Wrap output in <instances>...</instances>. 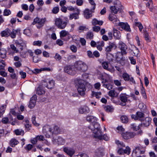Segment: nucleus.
<instances>
[{"instance_id": "4c0bfd02", "label": "nucleus", "mask_w": 157, "mask_h": 157, "mask_svg": "<svg viewBox=\"0 0 157 157\" xmlns=\"http://www.w3.org/2000/svg\"><path fill=\"white\" fill-rule=\"evenodd\" d=\"M121 122L123 123H127L128 122V119L125 116H122L121 117Z\"/></svg>"}, {"instance_id": "cd10ccee", "label": "nucleus", "mask_w": 157, "mask_h": 157, "mask_svg": "<svg viewBox=\"0 0 157 157\" xmlns=\"http://www.w3.org/2000/svg\"><path fill=\"white\" fill-rule=\"evenodd\" d=\"M19 143L18 141L15 138H13L11 140L10 142V145L12 147H14L16 145Z\"/></svg>"}, {"instance_id": "864d4df0", "label": "nucleus", "mask_w": 157, "mask_h": 157, "mask_svg": "<svg viewBox=\"0 0 157 157\" xmlns=\"http://www.w3.org/2000/svg\"><path fill=\"white\" fill-rule=\"evenodd\" d=\"M74 157H89L86 154L84 153H79L78 155H75Z\"/></svg>"}, {"instance_id": "9d476101", "label": "nucleus", "mask_w": 157, "mask_h": 157, "mask_svg": "<svg viewBox=\"0 0 157 157\" xmlns=\"http://www.w3.org/2000/svg\"><path fill=\"white\" fill-rule=\"evenodd\" d=\"M63 150L70 157H72L75 153V151L74 149L67 147H63Z\"/></svg>"}, {"instance_id": "2eb2a0df", "label": "nucleus", "mask_w": 157, "mask_h": 157, "mask_svg": "<svg viewBox=\"0 0 157 157\" xmlns=\"http://www.w3.org/2000/svg\"><path fill=\"white\" fill-rule=\"evenodd\" d=\"M79 113L80 114H87L88 113L90 110L89 108L86 106H83L80 107L78 109Z\"/></svg>"}, {"instance_id": "c03bdc74", "label": "nucleus", "mask_w": 157, "mask_h": 157, "mask_svg": "<svg viewBox=\"0 0 157 157\" xmlns=\"http://www.w3.org/2000/svg\"><path fill=\"white\" fill-rule=\"evenodd\" d=\"M6 50H1L0 52V56L2 58H4L6 57Z\"/></svg>"}, {"instance_id": "4be33fe9", "label": "nucleus", "mask_w": 157, "mask_h": 157, "mask_svg": "<svg viewBox=\"0 0 157 157\" xmlns=\"http://www.w3.org/2000/svg\"><path fill=\"white\" fill-rule=\"evenodd\" d=\"M113 35L115 39L119 40L121 37V34L120 32L116 29L113 28Z\"/></svg>"}, {"instance_id": "49530a36", "label": "nucleus", "mask_w": 157, "mask_h": 157, "mask_svg": "<svg viewBox=\"0 0 157 157\" xmlns=\"http://www.w3.org/2000/svg\"><path fill=\"white\" fill-rule=\"evenodd\" d=\"M140 149V147H135V148L133 150L132 152L133 153H135V154H139Z\"/></svg>"}, {"instance_id": "ddd939ff", "label": "nucleus", "mask_w": 157, "mask_h": 157, "mask_svg": "<svg viewBox=\"0 0 157 157\" xmlns=\"http://www.w3.org/2000/svg\"><path fill=\"white\" fill-rule=\"evenodd\" d=\"M136 134L134 132H126L123 133L122 136L123 138L125 140H128L134 137Z\"/></svg>"}, {"instance_id": "ea45409f", "label": "nucleus", "mask_w": 157, "mask_h": 157, "mask_svg": "<svg viewBox=\"0 0 157 157\" xmlns=\"http://www.w3.org/2000/svg\"><path fill=\"white\" fill-rule=\"evenodd\" d=\"M116 144L119 147H125V145L123 142H121L119 140H116L115 141Z\"/></svg>"}, {"instance_id": "f3484780", "label": "nucleus", "mask_w": 157, "mask_h": 157, "mask_svg": "<svg viewBox=\"0 0 157 157\" xmlns=\"http://www.w3.org/2000/svg\"><path fill=\"white\" fill-rule=\"evenodd\" d=\"M73 66H69L65 67L64 68V71L66 73L71 75H74L75 74V71L73 70Z\"/></svg>"}, {"instance_id": "5fc2aeb1", "label": "nucleus", "mask_w": 157, "mask_h": 157, "mask_svg": "<svg viewBox=\"0 0 157 157\" xmlns=\"http://www.w3.org/2000/svg\"><path fill=\"white\" fill-rule=\"evenodd\" d=\"M103 86L109 90H110L112 89L113 87V86L110 84H104Z\"/></svg>"}, {"instance_id": "a19ab883", "label": "nucleus", "mask_w": 157, "mask_h": 157, "mask_svg": "<svg viewBox=\"0 0 157 157\" xmlns=\"http://www.w3.org/2000/svg\"><path fill=\"white\" fill-rule=\"evenodd\" d=\"M68 34V32L65 30H62L60 33V37H65Z\"/></svg>"}, {"instance_id": "dca6fc26", "label": "nucleus", "mask_w": 157, "mask_h": 157, "mask_svg": "<svg viewBox=\"0 0 157 157\" xmlns=\"http://www.w3.org/2000/svg\"><path fill=\"white\" fill-rule=\"evenodd\" d=\"M128 98L126 94H121L120 95V100L122 102L120 103V105H121L124 106L126 105V103L127 101Z\"/></svg>"}, {"instance_id": "9b49d317", "label": "nucleus", "mask_w": 157, "mask_h": 157, "mask_svg": "<svg viewBox=\"0 0 157 157\" xmlns=\"http://www.w3.org/2000/svg\"><path fill=\"white\" fill-rule=\"evenodd\" d=\"M116 24L117 25V26H120L122 29H123L125 31L129 32L131 31L130 27L127 23L122 22H121L120 21H118L117 23Z\"/></svg>"}, {"instance_id": "6ab92c4d", "label": "nucleus", "mask_w": 157, "mask_h": 157, "mask_svg": "<svg viewBox=\"0 0 157 157\" xmlns=\"http://www.w3.org/2000/svg\"><path fill=\"white\" fill-rule=\"evenodd\" d=\"M116 47V46L115 43L109 42V45L105 48V51L107 52H110L113 48H115Z\"/></svg>"}, {"instance_id": "412c9836", "label": "nucleus", "mask_w": 157, "mask_h": 157, "mask_svg": "<svg viewBox=\"0 0 157 157\" xmlns=\"http://www.w3.org/2000/svg\"><path fill=\"white\" fill-rule=\"evenodd\" d=\"M45 93L44 90L42 88L41 86H39L36 89V94L40 95Z\"/></svg>"}, {"instance_id": "c85d7f7f", "label": "nucleus", "mask_w": 157, "mask_h": 157, "mask_svg": "<svg viewBox=\"0 0 157 157\" xmlns=\"http://www.w3.org/2000/svg\"><path fill=\"white\" fill-rule=\"evenodd\" d=\"M146 6L148 7L151 11H152L153 9V2L152 0H149L146 3Z\"/></svg>"}, {"instance_id": "4d7b16f0", "label": "nucleus", "mask_w": 157, "mask_h": 157, "mask_svg": "<svg viewBox=\"0 0 157 157\" xmlns=\"http://www.w3.org/2000/svg\"><path fill=\"white\" fill-rule=\"evenodd\" d=\"M42 44V42L40 40L34 41L33 43V45L35 46H40Z\"/></svg>"}, {"instance_id": "774afa93", "label": "nucleus", "mask_w": 157, "mask_h": 157, "mask_svg": "<svg viewBox=\"0 0 157 157\" xmlns=\"http://www.w3.org/2000/svg\"><path fill=\"white\" fill-rule=\"evenodd\" d=\"M105 110L107 112L112 111L113 110V109L112 108L109 106H105Z\"/></svg>"}, {"instance_id": "6e6552de", "label": "nucleus", "mask_w": 157, "mask_h": 157, "mask_svg": "<svg viewBox=\"0 0 157 157\" xmlns=\"http://www.w3.org/2000/svg\"><path fill=\"white\" fill-rule=\"evenodd\" d=\"M56 26L59 29H64L67 25L66 21H63L59 18H56L55 20Z\"/></svg>"}, {"instance_id": "39448f33", "label": "nucleus", "mask_w": 157, "mask_h": 157, "mask_svg": "<svg viewBox=\"0 0 157 157\" xmlns=\"http://www.w3.org/2000/svg\"><path fill=\"white\" fill-rule=\"evenodd\" d=\"M113 3L114 6H111L110 9L112 13L116 14L117 13L118 11L122 9V7L120 2L118 0H114Z\"/></svg>"}, {"instance_id": "c9c22d12", "label": "nucleus", "mask_w": 157, "mask_h": 157, "mask_svg": "<svg viewBox=\"0 0 157 157\" xmlns=\"http://www.w3.org/2000/svg\"><path fill=\"white\" fill-rule=\"evenodd\" d=\"M101 93L100 92H92L93 96L97 98L98 99L101 97Z\"/></svg>"}, {"instance_id": "aec40b11", "label": "nucleus", "mask_w": 157, "mask_h": 157, "mask_svg": "<svg viewBox=\"0 0 157 157\" xmlns=\"http://www.w3.org/2000/svg\"><path fill=\"white\" fill-rule=\"evenodd\" d=\"M1 35L2 37H6L9 36L10 35V30L8 28L6 29L1 32Z\"/></svg>"}, {"instance_id": "5701e85b", "label": "nucleus", "mask_w": 157, "mask_h": 157, "mask_svg": "<svg viewBox=\"0 0 157 157\" xmlns=\"http://www.w3.org/2000/svg\"><path fill=\"white\" fill-rule=\"evenodd\" d=\"M151 121V119L149 117H146L145 120L143 121L142 125H143L145 127L148 126Z\"/></svg>"}, {"instance_id": "c756f323", "label": "nucleus", "mask_w": 157, "mask_h": 157, "mask_svg": "<svg viewBox=\"0 0 157 157\" xmlns=\"http://www.w3.org/2000/svg\"><path fill=\"white\" fill-rule=\"evenodd\" d=\"M86 120L89 122H92V123L94 122L95 121H97V119L96 117L92 116H89L86 117Z\"/></svg>"}, {"instance_id": "09e8293b", "label": "nucleus", "mask_w": 157, "mask_h": 157, "mask_svg": "<svg viewBox=\"0 0 157 157\" xmlns=\"http://www.w3.org/2000/svg\"><path fill=\"white\" fill-rule=\"evenodd\" d=\"M24 33L27 36H30L31 34V31L29 29H25L24 30Z\"/></svg>"}, {"instance_id": "7ed1b4c3", "label": "nucleus", "mask_w": 157, "mask_h": 157, "mask_svg": "<svg viewBox=\"0 0 157 157\" xmlns=\"http://www.w3.org/2000/svg\"><path fill=\"white\" fill-rule=\"evenodd\" d=\"M89 128L94 133V137L101 138V132L100 124L98 122H92L89 127Z\"/></svg>"}, {"instance_id": "338daca9", "label": "nucleus", "mask_w": 157, "mask_h": 157, "mask_svg": "<svg viewBox=\"0 0 157 157\" xmlns=\"http://www.w3.org/2000/svg\"><path fill=\"white\" fill-rule=\"evenodd\" d=\"M87 55L90 58H93L94 57L93 56V53H92V52L90 51H88L87 52Z\"/></svg>"}, {"instance_id": "72a5a7b5", "label": "nucleus", "mask_w": 157, "mask_h": 157, "mask_svg": "<svg viewBox=\"0 0 157 157\" xmlns=\"http://www.w3.org/2000/svg\"><path fill=\"white\" fill-rule=\"evenodd\" d=\"M131 125L132 126V128H133V130L135 131H137V130H139L142 126V124H139L137 126H135V124H132Z\"/></svg>"}, {"instance_id": "0eeeda50", "label": "nucleus", "mask_w": 157, "mask_h": 157, "mask_svg": "<svg viewBox=\"0 0 157 157\" xmlns=\"http://www.w3.org/2000/svg\"><path fill=\"white\" fill-rule=\"evenodd\" d=\"M55 82L51 78H46L42 81V85L48 89H51L55 86Z\"/></svg>"}, {"instance_id": "a211bd4d", "label": "nucleus", "mask_w": 157, "mask_h": 157, "mask_svg": "<svg viewBox=\"0 0 157 157\" xmlns=\"http://www.w3.org/2000/svg\"><path fill=\"white\" fill-rule=\"evenodd\" d=\"M109 19L110 21H112L113 23L117 26V25L116 24L117 23V21H120L117 18L116 16L112 13L109 15Z\"/></svg>"}, {"instance_id": "680f3d73", "label": "nucleus", "mask_w": 157, "mask_h": 157, "mask_svg": "<svg viewBox=\"0 0 157 157\" xmlns=\"http://www.w3.org/2000/svg\"><path fill=\"white\" fill-rule=\"evenodd\" d=\"M115 94V91L114 90H110L108 93V95L109 96L111 97H114Z\"/></svg>"}, {"instance_id": "37998d69", "label": "nucleus", "mask_w": 157, "mask_h": 157, "mask_svg": "<svg viewBox=\"0 0 157 157\" xmlns=\"http://www.w3.org/2000/svg\"><path fill=\"white\" fill-rule=\"evenodd\" d=\"M31 120L33 124L36 126H39V124L37 123L36 121V117L35 116H33Z\"/></svg>"}, {"instance_id": "20e7f679", "label": "nucleus", "mask_w": 157, "mask_h": 157, "mask_svg": "<svg viewBox=\"0 0 157 157\" xmlns=\"http://www.w3.org/2000/svg\"><path fill=\"white\" fill-rule=\"evenodd\" d=\"M75 82L77 86L78 94L81 96L85 95L86 88L84 80L81 79H77L75 80Z\"/></svg>"}, {"instance_id": "7c9ffc66", "label": "nucleus", "mask_w": 157, "mask_h": 157, "mask_svg": "<svg viewBox=\"0 0 157 157\" xmlns=\"http://www.w3.org/2000/svg\"><path fill=\"white\" fill-rule=\"evenodd\" d=\"M92 23L93 25H102L103 23L102 21H98L96 19H94L92 21Z\"/></svg>"}, {"instance_id": "2f4dec72", "label": "nucleus", "mask_w": 157, "mask_h": 157, "mask_svg": "<svg viewBox=\"0 0 157 157\" xmlns=\"http://www.w3.org/2000/svg\"><path fill=\"white\" fill-rule=\"evenodd\" d=\"M101 138H97L99 140H101L102 139L104 140L105 141H107L109 140V138L107 136V135L106 134H104L103 135H102V132H101Z\"/></svg>"}, {"instance_id": "bb28decb", "label": "nucleus", "mask_w": 157, "mask_h": 157, "mask_svg": "<svg viewBox=\"0 0 157 157\" xmlns=\"http://www.w3.org/2000/svg\"><path fill=\"white\" fill-rule=\"evenodd\" d=\"M84 16L86 19H88L92 16L91 13L89 10L88 9H86L84 12Z\"/></svg>"}, {"instance_id": "f8f14e48", "label": "nucleus", "mask_w": 157, "mask_h": 157, "mask_svg": "<svg viewBox=\"0 0 157 157\" xmlns=\"http://www.w3.org/2000/svg\"><path fill=\"white\" fill-rule=\"evenodd\" d=\"M144 114L141 112H137L136 115H132L131 116L132 118L134 119L135 120H139L142 121L143 120L144 117Z\"/></svg>"}, {"instance_id": "603ef678", "label": "nucleus", "mask_w": 157, "mask_h": 157, "mask_svg": "<svg viewBox=\"0 0 157 157\" xmlns=\"http://www.w3.org/2000/svg\"><path fill=\"white\" fill-rule=\"evenodd\" d=\"M103 67L105 69L108 70L109 67L108 63L107 62H104L102 63Z\"/></svg>"}, {"instance_id": "de8ad7c7", "label": "nucleus", "mask_w": 157, "mask_h": 157, "mask_svg": "<svg viewBox=\"0 0 157 157\" xmlns=\"http://www.w3.org/2000/svg\"><path fill=\"white\" fill-rule=\"evenodd\" d=\"M11 49L13 51L14 53H17L18 52V50L13 44H11L10 45Z\"/></svg>"}, {"instance_id": "69168bd1", "label": "nucleus", "mask_w": 157, "mask_h": 157, "mask_svg": "<svg viewBox=\"0 0 157 157\" xmlns=\"http://www.w3.org/2000/svg\"><path fill=\"white\" fill-rule=\"evenodd\" d=\"M33 145L31 144H28L25 147V148L26 150H27L29 151L33 147Z\"/></svg>"}, {"instance_id": "393cba45", "label": "nucleus", "mask_w": 157, "mask_h": 157, "mask_svg": "<svg viewBox=\"0 0 157 157\" xmlns=\"http://www.w3.org/2000/svg\"><path fill=\"white\" fill-rule=\"evenodd\" d=\"M36 102V99H33V98H32L29 102V105H28V107L30 108H33L35 105Z\"/></svg>"}, {"instance_id": "1a4fd4ad", "label": "nucleus", "mask_w": 157, "mask_h": 157, "mask_svg": "<svg viewBox=\"0 0 157 157\" xmlns=\"http://www.w3.org/2000/svg\"><path fill=\"white\" fill-rule=\"evenodd\" d=\"M46 20V19L45 18L40 19L39 18L36 17L34 19L33 24L34 25L37 23L36 27L37 28L40 29L44 25Z\"/></svg>"}, {"instance_id": "0e129e2a", "label": "nucleus", "mask_w": 157, "mask_h": 157, "mask_svg": "<svg viewBox=\"0 0 157 157\" xmlns=\"http://www.w3.org/2000/svg\"><path fill=\"white\" fill-rule=\"evenodd\" d=\"M19 74L21 76V78H24L26 77V74L25 72H23L22 71H21L19 72Z\"/></svg>"}, {"instance_id": "13d9d810", "label": "nucleus", "mask_w": 157, "mask_h": 157, "mask_svg": "<svg viewBox=\"0 0 157 157\" xmlns=\"http://www.w3.org/2000/svg\"><path fill=\"white\" fill-rule=\"evenodd\" d=\"M22 60H19L18 61H17L14 63V64L15 66L17 67H19L21 66V62Z\"/></svg>"}, {"instance_id": "e2e57ef3", "label": "nucleus", "mask_w": 157, "mask_h": 157, "mask_svg": "<svg viewBox=\"0 0 157 157\" xmlns=\"http://www.w3.org/2000/svg\"><path fill=\"white\" fill-rule=\"evenodd\" d=\"M70 49L71 51L73 52H77V48L76 46L73 45L71 46Z\"/></svg>"}, {"instance_id": "6e6d98bb", "label": "nucleus", "mask_w": 157, "mask_h": 157, "mask_svg": "<svg viewBox=\"0 0 157 157\" xmlns=\"http://www.w3.org/2000/svg\"><path fill=\"white\" fill-rule=\"evenodd\" d=\"M36 137L37 141H44L45 140L44 136L42 135H38Z\"/></svg>"}, {"instance_id": "e433bc0d", "label": "nucleus", "mask_w": 157, "mask_h": 157, "mask_svg": "<svg viewBox=\"0 0 157 157\" xmlns=\"http://www.w3.org/2000/svg\"><path fill=\"white\" fill-rule=\"evenodd\" d=\"M122 77L125 81H128L130 79V76L128 74L126 73H124L122 74Z\"/></svg>"}, {"instance_id": "79ce46f5", "label": "nucleus", "mask_w": 157, "mask_h": 157, "mask_svg": "<svg viewBox=\"0 0 157 157\" xmlns=\"http://www.w3.org/2000/svg\"><path fill=\"white\" fill-rule=\"evenodd\" d=\"M93 36L94 35L93 33L90 32H89L86 34V38L87 39H93Z\"/></svg>"}, {"instance_id": "4468645a", "label": "nucleus", "mask_w": 157, "mask_h": 157, "mask_svg": "<svg viewBox=\"0 0 157 157\" xmlns=\"http://www.w3.org/2000/svg\"><path fill=\"white\" fill-rule=\"evenodd\" d=\"M104 149L99 148L96 149L94 152V157H102L104 155Z\"/></svg>"}, {"instance_id": "58836bf2", "label": "nucleus", "mask_w": 157, "mask_h": 157, "mask_svg": "<svg viewBox=\"0 0 157 157\" xmlns=\"http://www.w3.org/2000/svg\"><path fill=\"white\" fill-rule=\"evenodd\" d=\"M135 25L139 28L140 31L141 32L142 29H143V27L141 23L140 22H135Z\"/></svg>"}, {"instance_id": "a878e982", "label": "nucleus", "mask_w": 157, "mask_h": 157, "mask_svg": "<svg viewBox=\"0 0 157 157\" xmlns=\"http://www.w3.org/2000/svg\"><path fill=\"white\" fill-rule=\"evenodd\" d=\"M57 142L59 145H63L65 143V140L62 137L59 136L57 140Z\"/></svg>"}, {"instance_id": "052dcab7", "label": "nucleus", "mask_w": 157, "mask_h": 157, "mask_svg": "<svg viewBox=\"0 0 157 157\" xmlns=\"http://www.w3.org/2000/svg\"><path fill=\"white\" fill-rule=\"evenodd\" d=\"M54 57L56 60L59 61H60L62 59L61 56L58 53H56Z\"/></svg>"}, {"instance_id": "bf43d9fd", "label": "nucleus", "mask_w": 157, "mask_h": 157, "mask_svg": "<svg viewBox=\"0 0 157 157\" xmlns=\"http://www.w3.org/2000/svg\"><path fill=\"white\" fill-rule=\"evenodd\" d=\"M131 149L128 146H127L125 149L124 150V153L128 155L130 154L131 152Z\"/></svg>"}, {"instance_id": "a18cd8bd", "label": "nucleus", "mask_w": 157, "mask_h": 157, "mask_svg": "<svg viewBox=\"0 0 157 157\" xmlns=\"http://www.w3.org/2000/svg\"><path fill=\"white\" fill-rule=\"evenodd\" d=\"M11 13V12L10 10L5 9L3 12V15L4 16H8Z\"/></svg>"}, {"instance_id": "f704fd0d", "label": "nucleus", "mask_w": 157, "mask_h": 157, "mask_svg": "<svg viewBox=\"0 0 157 157\" xmlns=\"http://www.w3.org/2000/svg\"><path fill=\"white\" fill-rule=\"evenodd\" d=\"M78 15H77L75 13H72L70 15L69 19L71 20L73 18L75 19H78L79 18Z\"/></svg>"}, {"instance_id": "b1692460", "label": "nucleus", "mask_w": 157, "mask_h": 157, "mask_svg": "<svg viewBox=\"0 0 157 157\" xmlns=\"http://www.w3.org/2000/svg\"><path fill=\"white\" fill-rule=\"evenodd\" d=\"M20 32V30L19 29H13L12 31L10 30V37L14 39L16 37V34L18 32Z\"/></svg>"}, {"instance_id": "f257e3e1", "label": "nucleus", "mask_w": 157, "mask_h": 157, "mask_svg": "<svg viewBox=\"0 0 157 157\" xmlns=\"http://www.w3.org/2000/svg\"><path fill=\"white\" fill-rule=\"evenodd\" d=\"M61 130L56 125L51 126L46 124L43 127L42 132L46 138H49L53 135H57L60 133Z\"/></svg>"}, {"instance_id": "f03ea898", "label": "nucleus", "mask_w": 157, "mask_h": 157, "mask_svg": "<svg viewBox=\"0 0 157 157\" xmlns=\"http://www.w3.org/2000/svg\"><path fill=\"white\" fill-rule=\"evenodd\" d=\"M119 48L121 52L117 53L116 59L118 61H124L125 60V58L123 56L126 55L127 54V47L124 43L122 41H120L119 43Z\"/></svg>"}, {"instance_id": "423d86ee", "label": "nucleus", "mask_w": 157, "mask_h": 157, "mask_svg": "<svg viewBox=\"0 0 157 157\" xmlns=\"http://www.w3.org/2000/svg\"><path fill=\"white\" fill-rule=\"evenodd\" d=\"M74 66L75 68L78 71L85 72L88 69L87 65L84 62L81 61H78L76 62Z\"/></svg>"}, {"instance_id": "8fccbe9b", "label": "nucleus", "mask_w": 157, "mask_h": 157, "mask_svg": "<svg viewBox=\"0 0 157 157\" xmlns=\"http://www.w3.org/2000/svg\"><path fill=\"white\" fill-rule=\"evenodd\" d=\"M59 9L58 6H56L55 7H54L52 10V13L55 14H57L58 13L59 11Z\"/></svg>"}, {"instance_id": "473e14b6", "label": "nucleus", "mask_w": 157, "mask_h": 157, "mask_svg": "<svg viewBox=\"0 0 157 157\" xmlns=\"http://www.w3.org/2000/svg\"><path fill=\"white\" fill-rule=\"evenodd\" d=\"M14 132L17 135H23L24 131L21 130L17 129L14 130Z\"/></svg>"}, {"instance_id": "3c124183", "label": "nucleus", "mask_w": 157, "mask_h": 157, "mask_svg": "<svg viewBox=\"0 0 157 157\" xmlns=\"http://www.w3.org/2000/svg\"><path fill=\"white\" fill-rule=\"evenodd\" d=\"M2 123L4 124H7L8 123H10V121H9V119L7 117H5L2 118Z\"/></svg>"}]
</instances>
